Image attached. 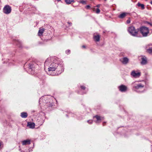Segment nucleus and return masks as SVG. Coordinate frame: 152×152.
Segmentation results:
<instances>
[{"mask_svg": "<svg viewBox=\"0 0 152 152\" xmlns=\"http://www.w3.org/2000/svg\"><path fill=\"white\" fill-rule=\"evenodd\" d=\"M88 122L89 124H91L92 123V121L91 120H88Z\"/></svg>", "mask_w": 152, "mask_h": 152, "instance_id": "5701e85b", "label": "nucleus"}, {"mask_svg": "<svg viewBox=\"0 0 152 152\" xmlns=\"http://www.w3.org/2000/svg\"><path fill=\"white\" fill-rule=\"evenodd\" d=\"M121 62L124 64H126L128 63L129 59L127 57H124L121 58L120 60Z\"/></svg>", "mask_w": 152, "mask_h": 152, "instance_id": "39448f33", "label": "nucleus"}, {"mask_svg": "<svg viewBox=\"0 0 152 152\" xmlns=\"http://www.w3.org/2000/svg\"><path fill=\"white\" fill-rule=\"evenodd\" d=\"M105 1H106V0H104Z\"/></svg>", "mask_w": 152, "mask_h": 152, "instance_id": "473e14b6", "label": "nucleus"}, {"mask_svg": "<svg viewBox=\"0 0 152 152\" xmlns=\"http://www.w3.org/2000/svg\"><path fill=\"white\" fill-rule=\"evenodd\" d=\"M21 116L22 118H26L27 116V114L25 112H23L21 113Z\"/></svg>", "mask_w": 152, "mask_h": 152, "instance_id": "2eb2a0df", "label": "nucleus"}, {"mask_svg": "<svg viewBox=\"0 0 152 152\" xmlns=\"http://www.w3.org/2000/svg\"><path fill=\"white\" fill-rule=\"evenodd\" d=\"M126 22L127 23H130V20L129 19Z\"/></svg>", "mask_w": 152, "mask_h": 152, "instance_id": "393cba45", "label": "nucleus"}, {"mask_svg": "<svg viewBox=\"0 0 152 152\" xmlns=\"http://www.w3.org/2000/svg\"><path fill=\"white\" fill-rule=\"evenodd\" d=\"M67 23L69 24V26H71L72 25V23L68 22Z\"/></svg>", "mask_w": 152, "mask_h": 152, "instance_id": "bb28decb", "label": "nucleus"}, {"mask_svg": "<svg viewBox=\"0 0 152 152\" xmlns=\"http://www.w3.org/2000/svg\"><path fill=\"white\" fill-rule=\"evenodd\" d=\"M90 6L89 5H87L86 6V8L87 9H88L90 8Z\"/></svg>", "mask_w": 152, "mask_h": 152, "instance_id": "a878e982", "label": "nucleus"}, {"mask_svg": "<svg viewBox=\"0 0 152 152\" xmlns=\"http://www.w3.org/2000/svg\"><path fill=\"white\" fill-rule=\"evenodd\" d=\"M147 51L150 54H152V48H150L147 49Z\"/></svg>", "mask_w": 152, "mask_h": 152, "instance_id": "6ab92c4d", "label": "nucleus"}, {"mask_svg": "<svg viewBox=\"0 0 152 152\" xmlns=\"http://www.w3.org/2000/svg\"><path fill=\"white\" fill-rule=\"evenodd\" d=\"M81 88L82 89H85V87L84 86H81Z\"/></svg>", "mask_w": 152, "mask_h": 152, "instance_id": "cd10ccee", "label": "nucleus"}, {"mask_svg": "<svg viewBox=\"0 0 152 152\" xmlns=\"http://www.w3.org/2000/svg\"><path fill=\"white\" fill-rule=\"evenodd\" d=\"M100 4H98L96 6V7H100Z\"/></svg>", "mask_w": 152, "mask_h": 152, "instance_id": "c85d7f7f", "label": "nucleus"}, {"mask_svg": "<svg viewBox=\"0 0 152 152\" xmlns=\"http://www.w3.org/2000/svg\"><path fill=\"white\" fill-rule=\"evenodd\" d=\"M140 31L144 37H146L149 33L148 28L145 27H142L140 28Z\"/></svg>", "mask_w": 152, "mask_h": 152, "instance_id": "f03ea898", "label": "nucleus"}, {"mask_svg": "<svg viewBox=\"0 0 152 152\" xmlns=\"http://www.w3.org/2000/svg\"><path fill=\"white\" fill-rule=\"evenodd\" d=\"M128 31L129 33L133 36H137L138 34V30L136 29L134 27L130 26L128 28Z\"/></svg>", "mask_w": 152, "mask_h": 152, "instance_id": "f257e3e1", "label": "nucleus"}, {"mask_svg": "<svg viewBox=\"0 0 152 152\" xmlns=\"http://www.w3.org/2000/svg\"><path fill=\"white\" fill-rule=\"evenodd\" d=\"M126 13L125 12L123 13H122L119 16V18H124L126 15Z\"/></svg>", "mask_w": 152, "mask_h": 152, "instance_id": "dca6fc26", "label": "nucleus"}, {"mask_svg": "<svg viewBox=\"0 0 152 152\" xmlns=\"http://www.w3.org/2000/svg\"><path fill=\"white\" fill-rule=\"evenodd\" d=\"M137 6L139 7H141L142 9L144 8V6L143 4H141L139 3L137 4Z\"/></svg>", "mask_w": 152, "mask_h": 152, "instance_id": "a211bd4d", "label": "nucleus"}, {"mask_svg": "<svg viewBox=\"0 0 152 152\" xmlns=\"http://www.w3.org/2000/svg\"><path fill=\"white\" fill-rule=\"evenodd\" d=\"M65 1L67 4H70L72 2H74V0H65Z\"/></svg>", "mask_w": 152, "mask_h": 152, "instance_id": "f3484780", "label": "nucleus"}, {"mask_svg": "<svg viewBox=\"0 0 152 152\" xmlns=\"http://www.w3.org/2000/svg\"><path fill=\"white\" fill-rule=\"evenodd\" d=\"M70 50H67L66 51V53L67 54L69 53H70Z\"/></svg>", "mask_w": 152, "mask_h": 152, "instance_id": "b1692460", "label": "nucleus"}, {"mask_svg": "<svg viewBox=\"0 0 152 152\" xmlns=\"http://www.w3.org/2000/svg\"><path fill=\"white\" fill-rule=\"evenodd\" d=\"M49 60L48 59L46 61L45 63V66L49 65V64H48V63H49Z\"/></svg>", "mask_w": 152, "mask_h": 152, "instance_id": "412c9836", "label": "nucleus"}, {"mask_svg": "<svg viewBox=\"0 0 152 152\" xmlns=\"http://www.w3.org/2000/svg\"><path fill=\"white\" fill-rule=\"evenodd\" d=\"M119 90L121 92H125L127 89V87L125 86L121 85L119 87Z\"/></svg>", "mask_w": 152, "mask_h": 152, "instance_id": "6e6552de", "label": "nucleus"}, {"mask_svg": "<svg viewBox=\"0 0 152 152\" xmlns=\"http://www.w3.org/2000/svg\"><path fill=\"white\" fill-rule=\"evenodd\" d=\"M11 11V8L9 5H7L4 7L3 12L4 13L6 14H10Z\"/></svg>", "mask_w": 152, "mask_h": 152, "instance_id": "7ed1b4c3", "label": "nucleus"}, {"mask_svg": "<svg viewBox=\"0 0 152 152\" xmlns=\"http://www.w3.org/2000/svg\"><path fill=\"white\" fill-rule=\"evenodd\" d=\"M44 30H45L44 28H40L39 29V31H38V35L40 36L42 35V34L44 32Z\"/></svg>", "mask_w": 152, "mask_h": 152, "instance_id": "4468645a", "label": "nucleus"}, {"mask_svg": "<svg viewBox=\"0 0 152 152\" xmlns=\"http://www.w3.org/2000/svg\"><path fill=\"white\" fill-rule=\"evenodd\" d=\"M100 36L97 34L96 35H94V40L96 42H99V41L100 39Z\"/></svg>", "mask_w": 152, "mask_h": 152, "instance_id": "f8f14e48", "label": "nucleus"}, {"mask_svg": "<svg viewBox=\"0 0 152 152\" xmlns=\"http://www.w3.org/2000/svg\"><path fill=\"white\" fill-rule=\"evenodd\" d=\"M58 1H60V0H57Z\"/></svg>", "mask_w": 152, "mask_h": 152, "instance_id": "2f4dec72", "label": "nucleus"}, {"mask_svg": "<svg viewBox=\"0 0 152 152\" xmlns=\"http://www.w3.org/2000/svg\"><path fill=\"white\" fill-rule=\"evenodd\" d=\"M82 47L83 48H86V46H85V45H83V46H82Z\"/></svg>", "mask_w": 152, "mask_h": 152, "instance_id": "c756f323", "label": "nucleus"}, {"mask_svg": "<svg viewBox=\"0 0 152 152\" xmlns=\"http://www.w3.org/2000/svg\"><path fill=\"white\" fill-rule=\"evenodd\" d=\"M150 3L151 4H152V1Z\"/></svg>", "mask_w": 152, "mask_h": 152, "instance_id": "7c9ffc66", "label": "nucleus"}, {"mask_svg": "<svg viewBox=\"0 0 152 152\" xmlns=\"http://www.w3.org/2000/svg\"><path fill=\"white\" fill-rule=\"evenodd\" d=\"M57 66L58 64H55L54 65L53 64L52 66L48 68V71H54L56 69Z\"/></svg>", "mask_w": 152, "mask_h": 152, "instance_id": "423d86ee", "label": "nucleus"}, {"mask_svg": "<svg viewBox=\"0 0 152 152\" xmlns=\"http://www.w3.org/2000/svg\"><path fill=\"white\" fill-rule=\"evenodd\" d=\"M141 63L142 65H144L146 64L147 63V61L146 58L143 56H141Z\"/></svg>", "mask_w": 152, "mask_h": 152, "instance_id": "0eeeda50", "label": "nucleus"}, {"mask_svg": "<svg viewBox=\"0 0 152 152\" xmlns=\"http://www.w3.org/2000/svg\"><path fill=\"white\" fill-rule=\"evenodd\" d=\"M94 117L96 118V123H98L100 122L101 120L103 118H101L98 115H96Z\"/></svg>", "mask_w": 152, "mask_h": 152, "instance_id": "9d476101", "label": "nucleus"}, {"mask_svg": "<svg viewBox=\"0 0 152 152\" xmlns=\"http://www.w3.org/2000/svg\"><path fill=\"white\" fill-rule=\"evenodd\" d=\"M144 86L142 84L140 83L137 84V86H134V88L137 89H138L144 87Z\"/></svg>", "mask_w": 152, "mask_h": 152, "instance_id": "1a4fd4ad", "label": "nucleus"}, {"mask_svg": "<svg viewBox=\"0 0 152 152\" xmlns=\"http://www.w3.org/2000/svg\"><path fill=\"white\" fill-rule=\"evenodd\" d=\"M27 126H29L30 128L33 129L35 127V124L34 123L29 122L28 123Z\"/></svg>", "mask_w": 152, "mask_h": 152, "instance_id": "9b49d317", "label": "nucleus"}, {"mask_svg": "<svg viewBox=\"0 0 152 152\" xmlns=\"http://www.w3.org/2000/svg\"><path fill=\"white\" fill-rule=\"evenodd\" d=\"M22 144L23 145H26L30 144V140H27L22 141Z\"/></svg>", "mask_w": 152, "mask_h": 152, "instance_id": "ddd939ff", "label": "nucleus"}, {"mask_svg": "<svg viewBox=\"0 0 152 152\" xmlns=\"http://www.w3.org/2000/svg\"><path fill=\"white\" fill-rule=\"evenodd\" d=\"M80 3L83 4H86V1L81 0L80 1Z\"/></svg>", "mask_w": 152, "mask_h": 152, "instance_id": "aec40b11", "label": "nucleus"}, {"mask_svg": "<svg viewBox=\"0 0 152 152\" xmlns=\"http://www.w3.org/2000/svg\"><path fill=\"white\" fill-rule=\"evenodd\" d=\"M131 75L134 77H137L140 75V73L137 71H132L131 72Z\"/></svg>", "mask_w": 152, "mask_h": 152, "instance_id": "20e7f679", "label": "nucleus"}, {"mask_svg": "<svg viewBox=\"0 0 152 152\" xmlns=\"http://www.w3.org/2000/svg\"><path fill=\"white\" fill-rule=\"evenodd\" d=\"M100 12V10L98 8L96 9V12L97 13H99Z\"/></svg>", "mask_w": 152, "mask_h": 152, "instance_id": "4be33fe9", "label": "nucleus"}]
</instances>
